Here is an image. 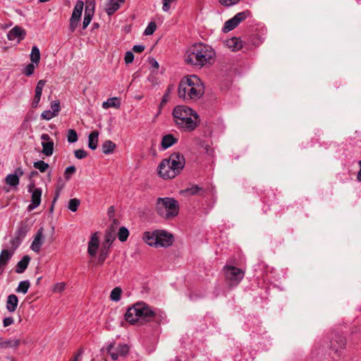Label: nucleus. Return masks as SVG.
Masks as SVG:
<instances>
[{
	"label": "nucleus",
	"instance_id": "f257e3e1",
	"mask_svg": "<svg viewBox=\"0 0 361 361\" xmlns=\"http://www.w3.org/2000/svg\"><path fill=\"white\" fill-rule=\"evenodd\" d=\"M214 56L215 51L210 46L197 43L188 49L185 55V61L188 65L202 68L211 64Z\"/></svg>",
	"mask_w": 361,
	"mask_h": 361
},
{
	"label": "nucleus",
	"instance_id": "f03ea898",
	"mask_svg": "<svg viewBox=\"0 0 361 361\" xmlns=\"http://www.w3.org/2000/svg\"><path fill=\"white\" fill-rule=\"evenodd\" d=\"M172 114L176 126L185 132L193 131L200 122L199 115L185 105L176 106Z\"/></svg>",
	"mask_w": 361,
	"mask_h": 361
},
{
	"label": "nucleus",
	"instance_id": "7ed1b4c3",
	"mask_svg": "<svg viewBox=\"0 0 361 361\" xmlns=\"http://www.w3.org/2000/svg\"><path fill=\"white\" fill-rule=\"evenodd\" d=\"M204 88L200 79L195 75L184 77L178 85V94L185 101L196 100L204 94Z\"/></svg>",
	"mask_w": 361,
	"mask_h": 361
},
{
	"label": "nucleus",
	"instance_id": "20e7f679",
	"mask_svg": "<svg viewBox=\"0 0 361 361\" xmlns=\"http://www.w3.org/2000/svg\"><path fill=\"white\" fill-rule=\"evenodd\" d=\"M185 165L184 156L180 152H174L161 161L157 169L158 173L164 179L174 178L180 173Z\"/></svg>",
	"mask_w": 361,
	"mask_h": 361
},
{
	"label": "nucleus",
	"instance_id": "39448f33",
	"mask_svg": "<svg viewBox=\"0 0 361 361\" xmlns=\"http://www.w3.org/2000/svg\"><path fill=\"white\" fill-rule=\"evenodd\" d=\"M155 312L146 303L140 302L129 307L125 314L126 320L134 324L140 319L149 322L154 317Z\"/></svg>",
	"mask_w": 361,
	"mask_h": 361
},
{
	"label": "nucleus",
	"instance_id": "423d86ee",
	"mask_svg": "<svg viewBox=\"0 0 361 361\" xmlns=\"http://www.w3.org/2000/svg\"><path fill=\"white\" fill-rule=\"evenodd\" d=\"M155 209L161 218L170 220L178 214L179 204L173 197H159L156 202Z\"/></svg>",
	"mask_w": 361,
	"mask_h": 361
},
{
	"label": "nucleus",
	"instance_id": "0eeeda50",
	"mask_svg": "<svg viewBox=\"0 0 361 361\" xmlns=\"http://www.w3.org/2000/svg\"><path fill=\"white\" fill-rule=\"evenodd\" d=\"M23 239V231L22 228H20L18 231L17 235L11 240V243L12 245V249L14 250L17 248L21 243V240ZM13 251H9L8 250H3L0 254V269L1 272L3 271L4 267L7 264L8 260L11 259Z\"/></svg>",
	"mask_w": 361,
	"mask_h": 361
},
{
	"label": "nucleus",
	"instance_id": "6e6552de",
	"mask_svg": "<svg viewBox=\"0 0 361 361\" xmlns=\"http://www.w3.org/2000/svg\"><path fill=\"white\" fill-rule=\"evenodd\" d=\"M224 271L226 281L231 286H237L243 279L245 272L234 266H225Z\"/></svg>",
	"mask_w": 361,
	"mask_h": 361
},
{
	"label": "nucleus",
	"instance_id": "1a4fd4ad",
	"mask_svg": "<svg viewBox=\"0 0 361 361\" xmlns=\"http://www.w3.org/2000/svg\"><path fill=\"white\" fill-rule=\"evenodd\" d=\"M27 191L31 194V203L27 207V210L31 212L40 204L42 189L36 188L34 183H30L27 186Z\"/></svg>",
	"mask_w": 361,
	"mask_h": 361
},
{
	"label": "nucleus",
	"instance_id": "9d476101",
	"mask_svg": "<svg viewBox=\"0 0 361 361\" xmlns=\"http://www.w3.org/2000/svg\"><path fill=\"white\" fill-rule=\"evenodd\" d=\"M107 353L113 360H116L119 357L125 356L129 351V348L126 344H119L115 347L114 343H111L106 348Z\"/></svg>",
	"mask_w": 361,
	"mask_h": 361
},
{
	"label": "nucleus",
	"instance_id": "9b49d317",
	"mask_svg": "<svg viewBox=\"0 0 361 361\" xmlns=\"http://www.w3.org/2000/svg\"><path fill=\"white\" fill-rule=\"evenodd\" d=\"M83 6L84 4L82 1H78L75 5L69 24V29L71 32H74L78 25L83 10Z\"/></svg>",
	"mask_w": 361,
	"mask_h": 361
},
{
	"label": "nucleus",
	"instance_id": "f8f14e48",
	"mask_svg": "<svg viewBox=\"0 0 361 361\" xmlns=\"http://www.w3.org/2000/svg\"><path fill=\"white\" fill-rule=\"evenodd\" d=\"M41 140L42 146V152L47 157L51 156L54 152V141L51 139L50 136L48 134L45 133L41 135Z\"/></svg>",
	"mask_w": 361,
	"mask_h": 361
},
{
	"label": "nucleus",
	"instance_id": "ddd939ff",
	"mask_svg": "<svg viewBox=\"0 0 361 361\" xmlns=\"http://www.w3.org/2000/svg\"><path fill=\"white\" fill-rule=\"evenodd\" d=\"M157 247H167L173 243V235L165 231H158Z\"/></svg>",
	"mask_w": 361,
	"mask_h": 361
},
{
	"label": "nucleus",
	"instance_id": "4468645a",
	"mask_svg": "<svg viewBox=\"0 0 361 361\" xmlns=\"http://www.w3.org/2000/svg\"><path fill=\"white\" fill-rule=\"evenodd\" d=\"M23 175V171L18 168L14 173L8 174L5 178L7 185L16 188L20 183V176Z\"/></svg>",
	"mask_w": 361,
	"mask_h": 361
},
{
	"label": "nucleus",
	"instance_id": "2eb2a0df",
	"mask_svg": "<svg viewBox=\"0 0 361 361\" xmlns=\"http://www.w3.org/2000/svg\"><path fill=\"white\" fill-rule=\"evenodd\" d=\"M158 231H146L143 233V240L149 246L157 247Z\"/></svg>",
	"mask_w": 361,
	"mask_h": 361
},
{
	"label": "nucleus",
	"instance_id": "dca6fc26",
	"mask_svg": "<svg viewBox=\"0 0 361 361\" xmlns=\"http://www.w3.org/2000/svg\"><path fill=\"white\" fill-rule=\"evenodd\" d=\"M44 240V234H43V228H40L35 236V238L32 243V245L30 246V248L36 252H38L40 250V247L42 246Z\"/></svg>",
	"mask_w": 361,
	"mask_h": 361
},
{
	"label": "nucleus",
	"instance_id": "f3484780",
	"mask_svg": "<svg viewBox=\"0 0 361 361\" xmlns=\"http://www.w3.org/2000/svg\"><path fill=\"white\" fill-rule=\"evenodd\" d=\"M98 247L99 238L97 235V233H94L91 235L90 240L88 243V254L92 257L95 256L98 250Z\"/></svg>",
	"mask_w": 361,
	"mask_h": 361
},
{
	"label": "nucleus",
	"instance_id": "a211bd4d",
	"mask_svg": "<svg viewBox=\"0 0 361 361\" xmlns=\"http://www.w3.org/2000/svg\"><path fill=\"white\" fill-rule=\"evenodd\" d=\"M124 0H109L105 6V11L109 16L113 15L120 7Z\"/></svg>",
	"mask_w": 361,
	"mask_h": 361
},
{
	"label": "nucleus",
	"instance_id": "6ab92c4d",
	"mask_svg": "<svg viewBox=\"0 0 361 361\" xmlns=\"http://www.w3.org/2000/svg\"><path fill=\"white\" fill-rule=\"evenodd\" d=\"M177 142V139L171 134H168L162 137L161 145L163 149H166Z\"/></svg>",
	"mask_w": 361,
	"mask_h": 361
},
{
	"label": "nucleus",
	"instance_id": "aec40b11",
	"mask_svg": "<svg viewBox=\"0 0 361 361\" xmlns=\"http://www.w3.org/2000/svg\"><path fill=\"white\" fill-rule=\"evenodd\" d=\"M226 45L232 51H238L243 47V42L240 38L233 37L226 41Z\"/></svg>",
	"mask_w": 361,
	"mask_h": 361
},
{
	"label": "nucleus",
	"instance_id": "412c9836",
	"mask_svg": "<svg viewBox=\"0 0 361 361\" xmlns=\"http://www.w3.org/2000/svg\"><path fill=\"white\" fill-rule=\"evenodd\" d=\"M99 137V132L97 130L92 131L88 137V147L90 149L94 150L97 147Z\"/></svg>",
	"mask_w": 361,
	"mask_h": 361
},
{
	"label": "nucleus",
	"instance_id": "4be33fe9",
	"mask_svg": "<svg viewBox=\"0 0 361 361\" xmlns=\"http://www.w3.org/2000/svg\"><path fill=\"white\" fill-rule=\"evenodd\" d=\"M18 299L16 295L11 294L8 297L6 308L9 312H14L17 307Z\"/></svg>",
	"mask_w": 361,
	"mask_h": 361
},
{
	"label": "nucleus",
	"instance_id": "5701e85b",
	"mask_svg": "<svg viewBox=\"0 0 361 361\" xmlns=\"http://www.w3.org/2000/svg\"><path fill=\"white\" fill-rule=\"evenodd\" d=\"M94 13V6L92 8H89L87 6L85 11V17L82 22V28L85 29L90 23Z\"/></svg>",
	"mask_w": 361,
	"mask_h": 361
},
{
	"label": "nucleus",
	"instance_id": "b1692460",
	"mask_svg": "<svg viewBox=\"0 0 361 361\" xmlns=\"http://www.w3.org/2000/svg\"><path fill=\"white\" fill-rule=\"evenodd\" d=\"M21 35L22 30L20 27L18 26H16L8 32V33L7 34V37L8 39L11 41L15 39L19 40V38L20 37Z\"/></svg>",
	"mask_w": 361,
	"mask_h": 361
},
{
	"label": "nucleus",
	"instance_id": "393cba45",
	"mask_svg": "<svg viewBox=\"0 0 361 361\" xmlns=\"http://www.w3.org/2000/svg\"><path fill=\"white\" fill-rule=\"evenodd\" d=\"M250 16V12L249 11H244L235 14L232 18L233 21L235 22V24L238 26L242 21L245 20Z\"/></svg>",
	"mask_w": 361,
	"mask_h": 361
},
{
	"label": "nucleus",
	"instance_id": "a878e982",
	"mask_svg": "<svg viewBox=\"0 0 361 361\" xmlns=\"http://www.w3.org/2000/svg\"><path fill=\"white\" fill-rule=\"evenodd\" d=\"M250 16V12L249 11H244L235 14L232 18L233 21L235 22V24L238 26L242 21L245 20Z\"/></svg>",
	"mask_w": 361,
	"mask_h": 361
},
{
	"label": "nucleus",
	"instance_id": "bb28decb",
	"mask_svg": "<svg viewBox=\"0 0 361 361\" xmlns=\"http://www.w3.org/2000/svg\"><path fill=\"white\" fill-rule=\"evenodd\" d=\"M102 152L105 154H111L116 148V145L111 140H106L102 146Z\"/></svg>",
	"mask_w": 361,
	"mask_h": 361
},
{
	"label": "nucleus",
	"instance_id": "cd10ccee",
	"mask_svg": "<svg viewBox=\"0 0 361 361\" xmlns=\"http://www.w3.org/2000/svg\"><path fill=\"white\" fill-rule=\"evenodd\" d=\"M30 60L32 63H35L36 66H37L39 62L40 52L39 49L36 46H34L32 48V51L30 54Z\"/></svg>",
	"mask_w": 361,
	"mask_h": 361
},
{
	"label": "nucleus",
	"instance_id": "c85d7f7f",
	"mask_svg": "<svg viewBox=\"0 0 361 361\" xmlns=\"http://www.w3.org/2000/svg\"><path fill=\"white\" fill-rule=\"evenodd\" d=\"M116 239V236L114 232L109 231L105 234V241L104 243V248L109 249L114 240Z\"/></svg>",
	"mask_w": 361,
	"mask_h": 361
},
{
	"label": "nucleus",
	"instance_id": "c756f323",
	"mask_svg": "<svg viewBox=\"0 0 361 361\" xmlns=\"http://www.w3.org/2000/svg\"><path fill=\"white\" fill-rule=\"evenodd\" d=\"M119 102L117 100L116 97H112L108 99L106 102L102 103V107L105 109H109L110 107H118Z\"/></svg>",
	"mask_w": 361,
	"mask_h": 361
},
{
	"label": "nucleus",
	"instance_id": "7c9ffc66",
	"mask_svg": "<svg viewBox=\"0 0 361 361\" xmlns=\"http://www.w3.org/2000/svg\"><path fill=\"white\" fill-rule=\"evenodd\" d=\"M122 289L119 287L114 288L110 294V298L112 301L118 302L121 300Z\"/></svg>",
	"mask_w": 361,
	"mask_h": 361
},
{
	"label": "nucleus",
	"instance_id": "2f4dec72",
	"mask_svg": "<svg viewBox=\"0 0 361 361\" xmlns=\"http://www.w3.org/2000/svg\"><path fill=\"white\" fill-rule=\"evenodd\" d=\"M128 235H129V231L126 227L122 226L119 228V231L118 233V238L121 242L126 241L127 240Z\"/></svg>",
	"mask_w": 361,
	"mask_h": 361
},
{
	"label": "nucleus",
	"instance_id": "473e14b6",
	"mask_svg": "<svg viewBox=\"0 0 361 361\" xmlns=\"http://www.w3.org/2000/svg\"><path fill=\"white\" fill-rule=\"evenodd\" d=\"M33 166L42 173L45 172L49 168V164L42 160L34 162Z\"/></svg>",
	"mask_w": 361,
	"mask_h": 361
},
{
	"label": "nucleus",
	"instance_id": "72a5a7b5",
	"mask_svg": "<svg viewBox=\"0 0 361 361\" xmlns=\"http://www.w3.org/2000/svg\"><path fill=\"white\" fill-rule=\"evenodd\" d=\"M236 27L237 25L235 24V22L233 21V18H231L225 22L222 30L224 32H228Z\"/></svg>",
	"mask_w": 361,
	"mask_h": 361
},
{
	"label": "nucleus",
	"instance_id": "f704fd0d",
	"mask_svg": "<svg viewBox=\"0 0 361 361\" xmlns=\"http://www.w3.org/2000/svg\"><path fill=\"white\" fill-rule=\"evenodd\" d=\"M80 200L76 199V198H74V199H71L69 200V202H68V209L71 211V212H76L79 205H80Z\"/></svg>",
	"mask_w": 361,
	"mask_h": 361
},
{
	"label": "nucleus",
	"instance_id": "c9c22d12",
	"mask_svg": "<svg viewBox=\"0 0 361 361\" xmlns=\"http://www.w3.org/2000/svg\"><path fill=\"white\" fill-rule=\"evenodd\" d=\"M68 142L70 143H74L78 140V135L75 130L70 129L68 131L67 135Z\"/></svg>",
	"mask_w": 361,
	"mask_h": 361
},
{
	"label": "nucleus",
	"instance_id": "e433bc0d",
	"mask_svg": "<svg viewBox=\"0 0 361 361\" xmlns=\"http://www.w3.org/2000/svg\"><path fill=\"white\" fill-rule=\"evenodd\" d=\"M157 25L154 22H150L144 31V35H151L156 30Z\"/></svg>",
	"mask_w": 361,
	"mask_h": 361
},
{
	"label": "nucleus",
	"instance_id": "4c0bfd02",
	"mask_svg": "<svg viewBox=\"0 0 361 361\" xmlns=\"http://www.w3.org/2000/svg\"><path fill=\"white\" fill-rule=\"evenodd\" d=\"M57 115L51 110H46L42 113V118L44 120L49 121Z\"/></svg>",
	"mask_w": 361,
	"mask_h": 361
},
{
	"label": "nucleus",
	"instance_id": "58836bf2",
	"mask_svg": "<svg viewBox=\"0 0 361 361\" xmlns=\"http://www.w3.org/2000/svg\"><path fill=\"white\" fill-rule=\"evenodd\" d=\"M66 287V283L63 282L57 283L54 284V286L52 288V291L54 293H61Z\"/></svg>",
	"mask_w": 361,
	"mask_h": 361
},
{
	"label": "nucleus",
	"instance_id": "ea45409f",
	"mask_svg": "<svg viewBox=\"0 0 361 361\" xmlns=\"http://www.w3.org/2000/svg\"><path fill=\"white\" fill-rule=\"evenodd\" d=\"M51 111L58 115L61 110L60 102L59 100H55L51 103Z\"/></svg>",
	"mask_w": 361,
	"mask_h": 361
},
{
	"label": "nucleus",
	"instance_id": "a19ab883",
	"mask_svg": "<svg viewBox=\"0 0 361 361\" xmlns=\"http://www.w3.org/2000/svg\"><path fill=\"white\" fill-rule=\"evenodd\" d=\"M36 64L35 63H30L28 64L27 66H25V68H24V73L26 75H31L33 72H34V70L36 67Z\"/></svg>",
	"mask_w": 361,
	"mask_h": 361
},
{
	"label": "nucleus",
	"instance_id": "79ce46f5",
	"mask_svg": "<svg viewBox=\"0 0 361 361\" xmlns=\"http://www.w3.org/2000/svg\"><path fill=\"white\" fill-rule=\"evenodd\" d=\"M173 90V85H169L164 95L163 96V98L161 100V104H164L168 102L169 94H171V92H172Z\"/></svg>",
	"mask_w": 361,
	"mask_h": 361
},
{
	"label": "nucleus",
	"instance_id": "37998d69",
	"mask_svg": "<svg viewBox=\"0 0 361 361\" xmlns=\"http://www.w3.org/2000/svg\"><path fill=\"white\" fill-rule=\"evenodd\" d=\"M74 154H75V157L77 158V159H84L87 157V152L85 151L84 149H77L74 152Z\"/></svg>",
	"mask_w": 361,
	"mask_h": 361
},
{
	"label": "nucleus",
	"instance_id": "c03bdc74",
	"mask_svg": "<svg viewBox=\"0 0 361 361\" xmlns=\"http://www.w3.org/2000/svg\"><path fill=\"white\" fill-rule=\"evenodd\" d=\"M240 0H219V3L224 6H231L238 4Z\"/></svg>",
	"mask_w": 361,
	"mask_h": 361
},
{
	"label": "nucleus",
	"instance_id": "a18cd8bd",
	"mask_svg": "<svg viewBox=\"0 0 361 361\" xmlns=\"http://www.w3.org/2000/svg\"><path fill=\"white\" fill-rule=\"evenodd\" d=\"M76 171V169L74 166H70L67 167L65 170V178L68 180L70 178V175L73 174Z\"/></svg>",
	"mask_w": 361,
	"mask_h": 361
},
{
	"label": "nucleus",
	"instance_id": "49530a36",
	"mask_svg": "<svg viewBox=\"0 0 361 361\" xmlns=\"http://www.w3.org/2000/svg\"><path fill=\"white\" fill-rule=\"evenodd\" d=\"M124 60L126 64L132 63L134 60V54L133 52L130 51H127L126 53Z\"/></svg>",
	"mask_w": 361,
	"mask_h": 361
},
{
	"label": "nucleus",
	"instance_id": "de8ad7c7",
	"mask_svg": "<svg viewBox=\"0 0 361 361\" xmlns=\"http://www.w3.org/2000/svg\"><path fill=\"white\" fill-rule=\"evenodd\" d=\"M108 249H104L101 251V253L99 255V259H98V263L103 264L104 262L107 255H108Z\"/></svg>",
	"mask_w": 361,
	"mask_h": 361
},
{
	"label": "nucleus",
	"instance_id": "09e8293b",
	"mask_svg": "<svg viewBox=\"0 0 361 361\" xmlns=\"http://www.w3.org/2000/svg\"><path fill=\"white\" fill-rule=\"evenodd\" d=\"M200 190V188H199L197 185H194L190 188H188L185 190V192L190 194V195H195L197 193L198 191Z\"/></svg>",
	"mask_w": 361,
	"mask_h": 361
},
{
	"label": "nucleus",
	"instance_id": "8fccbe9b",
	"mask_svg": "<svg viewBox=\"0 0 361 361\" xmlns=\"http://www.w3.org/2000/svg\"><path fill=\"white\" fill-rule=\"evenodd\" d=\"M145 46L143 45H141V44H136V45H134L133 47V50L135 51V52H137V53H141L144 50H145Z\"/></svg>",
	"mask_w": 361,
	"mask_h": 361
},
{
	"label": "nucleus",
	"instance_id": "3c124183",
	"mask_svg": "<svg viewBox=\"0 0 361 361\" xmlns=\"http://www.w3.org/2000/svg\"><path fill=\"white\" fill-rule=\"evenodd\" d=\"M40 98H41V96L39 95H35V97L32 100V106L33 108H35L37 106L39 102V100H40Z\"/></svg>",
	"mask_w": 361,
	"mask_h": 361
},
{
	"label": "nucleus",
	"instance_id": "603ef678",
	"mask_svg": "<svg viewBox=\"0 0 361 361\" xmlns=\"http://www.w3.org/2000/svg\"><path fill=\"white\" fill-rule=\"evenodd\" d=\"M3 322H4V326L5 327H6V326H8L9 325H11V324H13V319L12 317H6V318H4Z\"/></svg>",
	"mask_w": 361,
	"mask_h": 361
},
{
	"label": "nucleus",
	"instance_id": "864d4df0",
	"mask_svg": "<svg viewBox=\"0 0 361 361\" xmlns=\"http://www.w3.org/2000/svg\"><path fill=\"white\" fill-rule=\"evenodd\" d=\"M16 271L18 273H23V259L18 262Z\"/></svg>",
	"mask_w": 361,
	"mask_h": 361
},
{
	"label": "nucleus",
	"instance_id": "5fc2aeb1",
	"mask_svg": "<svg viewBox=\"0 0 361 361\" xmlns=\"http://www.w3.org/2000/svg\"><path fill=\"white\" fill-rule=\"evenodd\" d=\"M150 63L154 68L157 69L159 68V63L154 59L150 60Z\"/></svg>",
	"mask_w": 361,
	"mask_h": 361
},
{
	"label": "nucleus",
	"instance_id": "6e6d98bb",
	"mask_svg": "<svg viewBox=\"0 0 361 361\" xmlns=\"http://www.w3.org/2000/svg\"><path fill=\"white\" fill-rule=\"evenodd\" d=\"M30 258L28 256L24 255V270L27 268V264H29Z\"/></svg>",
	"mask_w": 361,
	"mask_h": 361
},
{
	"label": "nucleus",
	"instance_id": "4d7b16f0",
	"mask_svg": "<svg viewBox=\"0 0 361 361\" xmlns=\"http://www.w3.org/2000/svg\"><path fill=\"white\" fill-rule=\"evenodd\" d=\"M30 287V282L28 281H24V294H25Z\"/></svg>",
	"mask_w": 361,
	"mask_h": 361
},
{
	"label": "nucleus",
	"instance_id": "13d9d810",
	"mask_svg": "<svg viewBox=\"0 0 361 361\" xmlns=\"http://www.w3.org/2000/svg\"><path fill=\"white\" fill-rule=\"evenodd\" d=\"M42 88H41L39 86V87H36V89H35V95H39V96H42Z\"/></svg>",
	"mask_w": 361,
	"mask_h": 361
},
{
	"label": "nucleus",
	"instance_id": "bf43d9fd",
	"mask_svg": "<svg viewBox=\"0 0 361 361\" xmlns=\"http://www.w3.org/2000/svg\"><path fill=\"white\" fill-rule=\"evenodd\" d=\"M359 165H360V171L357 173V180L361 182V160L359 161Z\"/></svg>",
	"mask_w": 361,
	"mask_h": 361
},
{
	"label": "nucleus",
	"instance_id": "052dcab7",
	"mask_svg": "<svg viewBox=\"0 0 361 361\" xmlns=\"http://www.w3.org/2000/svg\"><path fill=\"white\" fill-rule=\"evenodd\" d=\"M44 85H45V81H44V80H40L37 82V87H39V86L41 88H42V89H43V87H44Z\"/></svg>",
	"mask_w": 361,
	"mask_h": 361
},
{
	"label": "nucleus",
	"instance_id": "680f3d73",
	"mask_svg": "<svg viewBox=\"0 0 361 361\" xmlns=\"http://www.w3.org/2000/svg\"><path fill=\"white\" fill-rule=\"evenodd\" d=\"M18 292H23V281H20L18 284V286L17 288Z\"/></svg>",
	"mask_w": 361,
	"mask_h": 361
},
{
	"label": "nucleus",
	"instance_id": "e2e57ef3",
	"mask_svg": "<svg viewBox=\"0 0 361 361\" xmlns=\"http://www.w3.org/2000/svg\"><path fill=\"white\" fill-rule=\"evenodd\" d=\"M59 192H60V190H57L56 192V195L53 200V204L56 201V200L58 199L59 196Z\"/></svg>",
	"mask_w": 361,
	"mask_h": 361
},
{
	"label": "nucleus",
	"instance_id": "0e129e2a",
	"mask_svg": "<svg viewBox=\"0 0 361 361\" xmlns=\"http://www.w3.org/2000/svg\"><path fill=\"white\" fill-rule=\"evenodd\" d=\"M80 355V354H78L75 357H74L73 360L70 361H78V357Z\"/></svg>",
	"mask_w": 361,
	"mask_h": 361
},
{
	"label": "nucleus",
	"instance_id": "69168bd1",
	"mask_svg": "<svg viewBox=\"0 0 361 361\" xmlns=\"http://www.w3.org/2000/svg\"><path fill=\"white\" fill-rule=\"evenodd\" d=\"M40 279H41V277H39V278L37 279V283L39 282V280H40Z\"/></svg>",
	"mask_w": 361,
	"mask_h": 361
},
{
	"label": "nucleus",
	"instance_id": "338daca9",
	"mask_svg": "<svg viewBox=\"0 0 361 361\" xmlns=\"http://www.w3.org/2000/svg\"><path fill=\"white\" fill-rule=\"evenodd\" d=\"M35 173H37V171H33V172L32 173V175H35Z\"/></svg>",
	"mask_w": 361,
	"mask_h": 361
},
{
	"label": "nucleus",
	"instance_id": "774afa93",
	"mask_svg": "<svg viewBox=\"0 0 361 361\" xmlns=\"http://www.w3.org/2000/svg\"><path fill=\"white\" fill-rule=\"evenodd\" d=\"M331 345L333 348H336L334 345V343H331Z\"/></svg>",
	"mask_w": 361,
	"mask_h": 361
}]
</instances>
